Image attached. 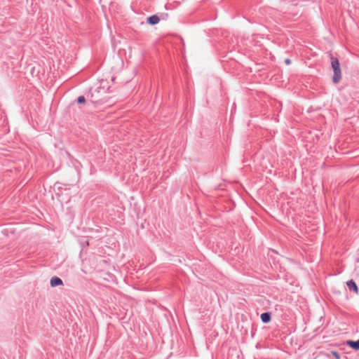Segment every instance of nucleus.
<instances>
[{"label":"nucleus","mask_w":359,"mask_h":359,"mask_svg":"<svg viewBox=\"0 0 359 359\" xmlns=\"http://www.w3.org/2000/svg\"><path fill=\"white\" fill-rule=\"evenodd\" d=\"M285 62H286L287 64H290V60L289 59H286V60H285Z\"/></svg>","instance_id":"6e6552de"},{"label":"nucleus","mask_w":359,"mask_h":359,"mask_svg":"<svg viewBox=\"0 0 359 359\" xmlns=\"http://www.w3.org/2000/svg\"><path fill=\"white\" fill-rule=\"evenodd\" d=\"M160 21L159 18L157 15H151L147 18V22L150 25H156L158 24Z\"/></svg>","instance_id":"20e7f679"},{"label":"nucleus","mask_w":359,"mask_h":359,"mask_svg":"<svg viewBox=\"0 0 359 359\" xmlns=\"http://www.w3.org/2000/svg\"><path fill=\"white\" fill-rule=\"evenodd\" d=\"M78 103L83 104L86 102V99L83 96H79L77 100Z\"/></svg>","instance_id":"0eeeda50"},{"label":"nucleus","mask_w":359,"mask_h":359,"mask_svg":"<svg viewBox=\"0 0 359 359\" xmlns=\"http://www.w3.org/2000/svg\"><path fill=\"white\" fill-rule=\"evenodd\" d=\"M62 285V280L60 278L53 277L51 278L50 285L52 287H55V286H58V285Z\"/></svg>","instance_id":"7ed1b4c3"},{"label":"nucleus","mask_w":359,"mask_h":359,"mask_svg":"<svg viewBox=\"0 0 359 359\" xmlns=\"http://www.w3.org/2000/svg\"><path fill=\"white\" fill-rule=\"evenodd\" d=\"M347 287L351 291H353L355 294H358L359 290L355 283L351 280L346 283Z\"/></svg>","instance_id":"f03ea898"},{"label":"nucleus","mask_w":359,"mask_h":359,"mask_svg":"<svg viewBox=\"0 0 359 359\" xmlns=\"http://www.w3.org/2000/svg\"><path fill=\"white\" fill-rule=\"evenodd\" d=\"M331 65L334 71L333 82L337 83L341 78V71L338 59L331 57Z\"/></svg>","instance_id":"f257e3e1"},{"label":"nucleus","mask_w":359,"mask_h":359,"mask_svg":"<svg viewBox=\"0 0 359 359\" xmlns=\"http://www.w3.org/2000/svg\"><path fill=\"white\" fill-rule=\"evenodd\" d=\"M346 344L355 350H359V339L358 341H348Z\"/></svg>","instance_id":"423d86ee"},{"label":"nucleus","mask_w":359,"mask_h":359,"mask_svg":"<svg viewBox=\"0 0 359 359\" xmlns=\"http://www.w3.org/2000/svg\"><path fill=\"white\" fill-rule=\"evenodd\" d=\"M260 318L262 321L264 323H267L271 321V314L269 313H262Z\"/></svg>","instance_id":"39448f33"}]
</instances>
